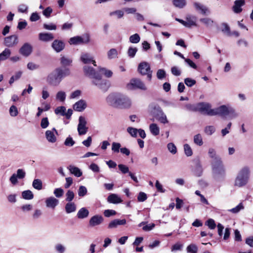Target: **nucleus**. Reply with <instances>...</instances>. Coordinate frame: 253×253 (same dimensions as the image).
Masks as SVG:
<instances>
[{
  "instance_id": "obj_1",
  "label": "nucleus",
  "mask_w": 253,
  "mask_h": 253,
  "mask_svg": "<svg viewBox=\"0 0 253 253\" xmlns=\"http://www.w3.org/2000/svg\"><path fill=\"white\" fill-rule=\"evenodd\" d=\"M106 102L112 107L121 109H129L132 105L131 100L128 96L119 92L109 94L106 98Z\"/></svg>"
},
{
  "instance_id": "obj_2",
  "label": "nucleus",
  "mask_w": 253,
  "mask_h": 253,
  "mask_svg": "<svg viewBox=\"0 0 253 253\" xmlns=\"http://www.w3.org/2000/svg\"><path fill=\"white\" fill-rule=\"evenodd\" d=\"M84 74L92 79V83L98 88L106 91L109 87V83L106 80L102 78L99 72L90 66H84L83 68Z\"/></svg>"
},
{
  "instance_id": "obj_3",
  "label": "nucleus",
  "mask_w": 253,
  "mask_h": 253,
  "mask_svg": "<svg viewBox=\"0 0 253 253\" xmlns=\"http://www.w3.org/2000/svg\"><path fill=\"white\" fill-rule=\"evenodd\" d=\"M69 69L57 68L49 74L46 79L47 82L53 86L58 85L63 78L70 75Z\"/></svg>"
},
{
  "instance_id": "obj_4",
  "label": "nucleus",
  "mask_w": 253,
  "mask_h": 253,
  "mask_svg": "<svg viewBox=\"0 0 253 253\" xmlns=\"http://www.w3.org/2000/svg\"><path fill=\"white\" fill-rule=\"evenodd\" d=\"M250 175V169L248 167L242 168L238 172L235 179L234 185L238 187H242L249 182Z\"/></svg>"
},
{
  "instance_id": "obj_5",
  "label": "nucleus",
  "mask_w": 253,
  "mask_h": 253,
  "mask_svg": "<svg viewBox=\"0 0 253 253\" xmlns=\"http://www.w3.org/2000/svg\"><path fill=\"white\" fill-rule=\"evenodd\" d=\"M211 167L214 178L217 181L222 180L225 176V171L221 160L211 162Z\"/></svg>"
},
{
  "instance_id": "obj_6",
  "label": "nucleus",
  "mask_w": 253,
  "mask_h": 253,
  "mask_svg": "<svg viewBox=\"0 0 253 253\" xmlns=\"http://www.w3.org/2000/svg\"><path fill=\"white\" fill-rule=\"evenodd\" d=\"M175 20L187 28H191L192 27H196L197 26V17L196 16L193 15H186L185 16V20H183L178 18H175Z\"/></svg>"
},
{
  "instance_id": "obj_7",
  "label": "nucleus",
  "mask_w": 253,
  "mask_h": 253,
  "mask_svg": "<svg viewBox=\"0 0 253 253\" xmlns=\"http://www.w3.org/2000/svg\"><path fill=\"white\" fill-rule=\"evenodd\" d=\"M89 42L90 36L88 34L83 35L82 36H75L71 38L69 40V43L71 45L87 44Z\"/></svg>"
},
{
  "instance_id": "obj_8",
  "label": "nucleus",
  "mask_w": 253,
  "mask_h": 253,
  "mask_svg": "<svg viewBox=\"0 0 253 253\" xmlns=\"http://www.w3.org/2000/svg\"><path fill=\"white\" fill-rule=\"evenodd\" d=\"M138 70L142 75H147L149 81H151L152 77V71L151 70L150 65L147 62L140 63L138 67Z\"/></svg>"
},
{
  "instance_id": "obj_9",
  "label": "nucleus",
  "mask_w": 253,
  "mask_h": 253,
  "mask_svg": "<svg viewBox=\"0 0 253 253\" xmlns=\"http://www.w3.org/2000/svg\"><path fill=\"white\" fill-rule=\"evenodd\" d=\"M126 87L129 90L140 89L146 90L147 89V87L145 84L139 79H131L129 83L127 84Z\"/></svg>"
},
{
  "instance_id": "obj_10",
  "label": "nucleus",
  "mask_w": 253,
  "mask_h": 253,
  "mask_svg": "<svg viewBox=\"0 0 253 253\" xmlns=\"http://www.w3.org/2000/svg\"><path fill=\"white\" fill-rule=\"evenodd\" d=\"M196 109L204 114L213 116V109H211V105L208 103H198L197 105Z\"/></svg>"
},
{
  "instance_id": "obj_11",
  "label": "nucleus",
  "mask_w": 253,
  "mask_h": 253,
  "mask_svg": "<svg viewBox=\"0 0 253 253\" xmlns=\"http://www.w3.org/2000/svg\"><path fill=\"white\" fill-rule=\"evenodd\" d=\"M153 116L160 123L165 124L168 123L166 115L159 107H155Z\"/></svg>"
},
{
  "instance_id": "obj_12",
  "label": "nucleus",
  "mask_w": 253,
  "mask_h": 253,
  "mask_svg": "<svg viewBox=\"0 0 253 253\" xmlns=\"http://www.w3.org/2000/svg\"><path fill=\"white\" fill-rule=\"evenodd\" d=\"M26 175V172L23 169H18L16 173H13L10 177L9 181L12 184L15 185L18 183V179H23Z\"/></svg>"
},
{
  "instance_id": "obj_13",
  "label": "nucleus",
  "mask_w": 253,
  "mask_h": 253,
  "mask_svg": "<svg viewBox=\"0 0 253 253\" xmlns=\"http://www.w3.org/2000/svg\"><path fill=\"white\" fill-rule=\"evenodd\" d=\"M87 124L86 119L83 116H80L79 119V124L78 125V131L80 135L86 134L88 127L86 126Z\"/></svg>"
},
{
  "instance_id": "obj_14",
  "label": "nucleus",
  "mask_w": 253,
  "mask_h": 253,
  "mask_svg": "<svg viewBox=\"0 0 253 253\" xmlns=\"http://www.w3.org/2000/svg\"><path fill=\"white\" fill-rule=\"evenodd\" d=\"M19 42L18 36L16 35H11L4 39L3 44L8 47H12L16 45Z\"/></svg>"
},
{
  "instance_id": "obj_15",
  "label": "nucleus",
  "mask_w": 253,
  "mask_h": 253,
  "mask_svg": "<svg viewBox=\"0 0 253 253\" xmlns=\"http://www.w3.org/2000/svg\"><path fill=\"white\" fill-rule=\"evenodd\" d=\"M45 135L47 140L50 143H53L57 140L56 135H58V132L55 128H53L52 130H46Z\"/></svg>"
},
{
  "instance_id": "obj_16",
  "label": "nucleus",
  "mask_w": 253,
  "mask_h": 253,
  "mask_svg": "<svg viewBox=\"0 0 253 253\" xmlns=\"http://www.w3.org/2000/svg\"><path fill=\"white\" fill-rule=\"evenodd\" d=\"M230 106L221 105L213 109V116L219 115L221 116H227V113Z\"/></svg>"
},
{
  "instance_id": "obj_17",
  "label": "nucleus",
  "mask_w": 253,
  "mask_h": 253,
  "mask_svg": "<svg viewBox=\"0 0 253 253\" xmlns=\"http://www.w3.org/2000/svg\"><path fill=\"white\" fill-rule=\"evenodd\" d=\"M80 60L84 64L92 63L94 66H96V62L93 56L88 53H82L80 57Z\"/></svg>"
},
{
  "instance_id": "obj_18",
  "label": "nucleus",
  "mask_w": 253,
  "mask_h": 253,
  "mask_svg": "<svg viewBox=\"0 0 253 253\" xmlns=\"http://www.w3.org/2000/svg\"><path fill=\"white\" fill-rule=\"evenodd\" d=\"M33 50L32 45L29 43H25L20 48L19 53L22 55L27 57L29 56Z\"/></svg>"
},
{
  "instance_id": "obj_19",
  "label": "nucleus",
  "mask_w": 253,
  "mask_h": 253,
  "mask_svg": "<svg viewBox=\"0 0 253 253\" xmlns=\"http://www.w3.org/2000/svg\"><path fill=\"white\" fill-rule=\"evenodd\" d=\"M65 43L61 40H55L52 43L51 46L56 52H60L65 48Z\"/></svg>"
},
{
  "instance_id": "obj_20",
  "label": "nucleus",
  "mask_w": 253,
  "mask_h": 253,
  "mask_svg": "<svg viewBox=\"0 0 253 253\" xmlns=\"http://www.w3.org/2000/svg\"><path fill=\"white\" fill-rule=\"evenodd\" d=\"M46 207L48 208L54 209L59 204V201L54 197H49L45 201Z\"/></svg>"
},
{
  "instance_id": "obj_21",
  "label": "nucleus",
  "mask_w": 253,
  "mask_h": 253,
  "mask_svg": "<svg viewBox=\"0 0 253 253\" xmlns=\"http://www.w3.org/2000/svg\"><path fill=\"white\" fill-rule=\"evenodd\" d=\"M245 3V0H236L234 1L232 9L235 13H240L242 11V6Z\"/></svg>"
},
{
  "instance_id": "obj_22",
  "label": "nucleus",
  "mask_w": 253,
  "mask_h": 253,
  "mask_svg": "<svg viewBox=\"0 0 253 253\" xmlns=\"http://www.w3.org/2000/svg\"><path fill=\"white\" fill-rule=\"evenodd\" d=\"M103 221L101 215H95L93 216L89 220V223L91 226H95L100 224Z\"/></svg>"
},
{
  "instance_id": "obj_23",
  "label": "nucleus",
  "mask_w": 253,
  "mask_h": 253,
  "mask_svg": "<svg viewBox=\"0 0 253 253\" xmlns=\"http://www.w3.org/2000/svg\"><path fill=\"white\" fill-rule=\"evenodd\" d=\"M39 39L42 42H48L54 39V36L52 33H40L39 34Z\"/></svg>"
},
{
  "instance_id": "obj_24",
  "label": "nucleus",
  "mask_w": 253,
  "mask_h": 253,
  "mask_svg": "<svg viewBox=\"0 0 253 253\" xmlns=\"http://www.w3.org/2000/svg\"><path fill=\"white\" fill-rule=\"evenodd\" d=\"M126 223L125 219H116L111 221L108 224V228L110 229L115 228L119 225H123Z\"/></svg>"
},
{
  "instance_id": "obj_25",
  "label": "nucleus",
  "mask_w": 253,
  "mask_h": 253,
  "mask_svg": "<svg viewBox=\"0 0 253 253\" xmlns=\"http://www.w3.org/2000/svg\"><path fill=\"white\" fill-rule=\"evenodd\" d=\"M86 107V102L84 100H80L75 103L73 108L75 111L82 112Z\"/></svg>"
},
{
  "instance_id": "obj_26",
  "label": "nucleus",
  "mask_w": 253,
  "mask_h": 253,
  "mask_svg": "<svg viewBox=\"0 0 253 253\" xmlns=\"http://www.w3.org/2000/svg\"><path fill=\"white\" fill-rule=\"evenodd\" d=\"M107 201L112 204H117L122 202L121 198L116 194H111L108 196Z\"/></svg>"
},
{
  "instance_id": "obj_27",
  "label": "nucleus",
  "mask_w": 253,
  "mask_h": 253,
  "mask_svg": "<svg viewBox=\"0 0 253 253\" xmlns=\"http://www.w3.org/2000/svg\"><path fill=\"white\" fill-rule=\"evenodd\" d=\"M76 205L74 202H68L65 206V210L67 213H71L76 211Z\"/></svg>"
},
{
  "instance_id": "obj_28",
  "label": "nucleus",
  "mask_w": 253,
  "mask_h": 253,
  "mask_svg": "<svg viewBox=\"0 0 253 253\" xmlns=\"http://www.w3.org/2000/svg\"><path fill=\"white\" fill-rule=\"evenodd\" d=\"M11 54V51L8 48H5L0 53V60L1 61H5L9 59Z\"/></svg>"
},
{
  "instance_id": "obj_29",
  "label": "nucleus",
  "mask_w": 253,
  "mask_h": 253,
  "mask_svg": "<svg viewBox=\"0 0 253 253\" xmlns=\"http://www.w3.org/2000/svg\"><path fill=\"white\" fill-rule=\"evenodd\" d=\"M194 5L197 10L200 11L203 14H206L207 13H210V11L208 9L200 3L195 2L194 3Z\"/></svg>"
},
{
  "instance_id": "obj_30",
  "label": "nucleus",
  "mask_w": 253,
  "mask_h": 253,
  "mask_svg": "<svg viewBox=\"0 0 253 253\" xmlns=\"http://www.w3.org/2000/svg\"><path fill=\"white\" fill-rule=\"evenodd\" d=\"M89 215V211L85 208H82L78 211L77 217L79 219L87 217Z\"/></svg>"
},
{
  "instance_id": "obj_31",
  "label": "nucleus",
  "mask_w": 253,
  "mask_h": 253,
  "mask_svg": "<svg viewBox=\"0 0 253 253\" xmlns=\"http://www.w3.org/2000/svg\"><path fill=\"white\" fill-rule=\"evenodd\" d=\"M149 130L151 133L154 136H157L160 133V128L156 124H151L149 126Z\"/></svg>"
},
{
  "instance_id": "obj_32",
  "label": "nucleus",
  "mask_w": 253,
  "mask_h": 253,
  "mask_svg": "<svg viewBox=\"0 0 253 253\" xmlns=\"http://www.w3.org/2000/svg\"><path fill=\"white\" fill-rule=\"evenodd\" d=\"M68 169L70 172L77 177H80L83 174L80 169L75 166H69Z\"/></svg>"
},
{
  "instance_id": "obj_33",
  "label": "nucleus",
  "mask_w": 253,
  "mask_h": 253,
  "mask_svg": "<svg viewBox=\"0 0 253 253\" xmlns=\"http://www.w3.org/2000/svg\"><path fill=\"white\" fill-rule=\"evenodd\" d=\"M107 57L109 59H115L118 57V52L115 48H111L107 52Z\"/></svg>"
},
{
  "instance_id": "obj_34",
  "label": "nucleus",
  "mask_w": 253,
  "mask_h": 253,
  "mask_svg": "<svg viewBox=\"0 0 253 253\" xmlns=\"http://www.w3.org/2000/svg\"><path fill=\"white\" fill-rule=\"evenodd\" d=\"M22 197L24 199L30 200L34 198V194L31 190H25L22 192Z\"/></svg>"
},
{
  "instance_id": "obj_35",
  "label": "nucleus",
  "mask_w": 253,
  "mask_h": 253,
  "mask_svg": "<svg viewBox=\"0 0 253 253\" xmlns=\"http://www.w3.org/2000/svg\"><path fill=\"white\" fill-rule=\"evenodd\" d=\"M172 3L176 7L183 8L186 5V0H173Z\"/></svg>"
},
{
  "instance_id": "obj_36",
  "label": "nucleus",
  "mask_w": 253,
  "mask_h": 253,
  "mask_svg": "<svg viewBox=\"0 0 253 253\" xmlns=\"http://www.w3.org/2000/svg\"><path fill=\"white\" fill-rule=\"evenodd\" d=\"M186 252L187 253H197L198 248L195 244H191L186 247Z\"/></svg>"
},
{
  "instance_id": "obj_37",
  "label": "nucleus",
  "mask_w": 253,
  "mask_h": 253,
  "mask_svg": "<svg viewBox=\"0 0 253 253\" xmlns=\"http://www.w3.org/2000/svg\"><path fill=\"white\" fill-rule=\"evenodd\" d=\"M208 154L210 157L212 159L211 162H215L217 160H221L220 158L216 155L215 151L213 148H210L209 149Z\"/></svg>"
},
{
  "instance_id": "obj_38",
  "label": "nucleus",
  "mask_w": 253,
  "mask_h": 253,
  "mask_svg": "<svg viewBox=\"0 0 253 253\" xmlns=\"http://www.w3.org/2000/svg\"><path fill=\"white\" fill-rule=\"evenodd\" d=\"M33 187L38 190H40L42 188V183L41 179H34L32 183Z\"/></svg>"
},
{
  "instance_id": "obj_39",
  "label": "nucleus",
  "mask_w": 253,
  "mask_h": 253,
  "mask_svg": "<svg viewBox=\"0 0 253 253\" xmlns=\"http://www.w3.org/2000/svg\"><path fill=\"white\" fill-rule=\"evenodd\" d=\"M99 73L103 74L107 78H110L113 75L112 71L105 68H100L99 69Z\"/></svg>"
},
{
  "instance_id": "obj_40",
  "label": "nucleus",
  "mask_w": 253,
  "mask_h": 253,
  "mask_svg": "<svg viewBox=\"0 0 253 253\" xmlns=\"http://www.w3.org/2000/svg\"><path fill=\"white\" fill-rule=\"evenodd\" d=\"M244 209V206L242 203H240L239 205H238L236 207L230 209L228 210L229 211L233 213H237L241 210H242Z\"/></svg>"
},
{
  "instance_id": "obj_41",
  "label": "nucleus",
  "mask_w": 253,
  "mask_h": 253,
  "mask_svg": "<svg viewBox=\"0 0 253 253\" xmlns=\"http://www.w3.org/2000/svg\"><path fill=\"white\" fill-rule=\"evenodd\" d=\"M194 173L195 176L198 177H200L202 175L203 168L200 163L197 164Z\"/></svg>"
},
{
  "instance_id": "obj_42",
  "label": "nucleus",
  "mask_w": 253,
  "mask_h": 253,
  "mask_svg": "<svg viewBox=\"0 0 253 253\" xmlns=\"http://www.w3.org/2000/svg\"><path fill=\"white\" fill-rule=\"evenodd\" d=\"M110 16H115L117 18H122L124 15V12L122 10H117L110 13Z\"/></svg>"
},
{
  "instance_id": "obj_43",
  "label": "nucleus",
  "mask_w": 253,
  "mask_h": 253,
  "mask_svg": "<svg viewBox=\"0 0 253 253\" xmlns=\"http://www.w3.org/2000/svg\"><path fill=\"white\" fill-rule=\"evenodd\" d=\"M227 115H229L230 119H234L238 116V114L236 112V110L231 107H229Z\"/></svg>"
},
{
  "instance_id": "obj_44",
  "label": "nucleus",
  "mask_w": 253,
  "mask_h": 253,
  "mask_svg": "<svg viewBox=\"0 0 253 253\" xmlns=\"http://www.w3.org/2000/svg\"><path fill=\"white\" fill-rule=\"evenodd\" d=\"M140 40V36L138 34H134L130 36L129 41L131 43H137L139 42Z\"/></svg>"
},
{
  "instance_id": "obj_45",
  "label": "nucleus",
  "mask_w": 253,
  "mask_h": 253,
  "mask_svg": "<svg viewBox=\"0 0 253 253\" xmlns=\"http://www.w3.org/2000/svg\"><path fill=\"white\" fill-rule=\"evenodd\" d=\"M200 21L207 27H211L213 24V21L209 18H201Z\"/></svg>"
},
{
  "instance_id": "obj_46",
  "label": "nucleus",
  "mask_w": 253,
  "mask_h": 253,
  "mask_svg": "<svg viewBox=\"0 0 253 253\" xmlns=\"http://www.w3.org/2000/svg\"><path fill=\"white\" fill-rule=\"evenodd\" d=\"M87 190L86 188L84 186H80L78 190V194L79 197H84L87 194Z\"/></svg>"
},
{
  "instance_id": "obj_47",
  "label": "nucleus",
  "mask_w": 253,
  "mask_h": 253,
  "mask_svg": "<svg viewBox=\"0 0 253 253\" xmlns=\"http://www.w3.org/2000/svg\"><path fill=\"white\" fill-rule=\"evenodd\" d=\"M72 62V60L65 56H62L61 58V63L63 66H66L70 65Z\"/></svg>"
},
{
  "instance_id": "obj_48",
  "label": "nucleus",
  "mask_w": 253,
  "mask_h": 253,
  "mask_svg": "<svg viewBox=\"0 0 253 253\" xmlns=\"http://www.w3.org/2000/svg\"><path fill=\"white\" fill-rule=\"evenodd\" d=\"M66 98V93L63 91H58L56 95V99L61 102H64Z\"/></svg>"
},
{
  "instance_id": "obj_49",
  "label": "nucleus",
  "mask_w": 253,
  "mask_h": 253,
  "mask_svg": "<svg viewBox=\"0 0 253 253\" xmlns=\"http://www.w3.org/2000/svg\"><path fill=\"white\" fill-rule=\"evenodd\" d=\"M65 196L66 201H67L68 202H70L74 199L75 197V194L73 192V191L69 190L66 192Z\"/></svg>"
},
{
  "instance_id": "obj_50",
  "label": "nucleus",
  "mask_w": 253,
  "mask_h": 253,
  "mask_svg": "<svg viewBox=\"0 0 253 253\" xmlns=\"http://www.w3.org/2000/svg\"><path fill=\"white\" fill-rule=\"evenodd\" d=\"M54 248L57 253H64L66 251V247L61 244H57Z\"/></svg>"
},
{
  "instance_id": "obj_51",
  "label": "nucleus",
  "mask_w": 253,
  "mask_h": 253,
  "mask_svg": "<svg viewBox=\"0 0 253 253\" xmlns=\"http://www.w3.org/2000/svg\"><path fill=\"white\" fill-rule=\"evenodd\" d=\"M194 142L199 146H201L203 144L202 136L200 134L195 135L194 136Z\"/></svg>"
},
{
  "instance_id": "obj_52",
  "label": "nucleus",
  "mask_w": 253,
  "mask_h": 253,
  "mask_svg": "<svg viewBox=\"0 0 253 253\" xmlns=\"http://www.w3.org/2000/svg\"><path fill=\"white\" fill-rule=\"evenodd\" d=\"M118 168H119V170L121 171V172L123 174H126V173H127L129 174V172H130L129 170L128 167L125 165L119 164L118 165Z\"/></svg>"
},
{
  "instance_id": "obj_53",
  "label": "nucleus",
  "mask_w": 253,
  "mask_h": 253,
  "mask_svg": "<svg viewBox=\"0 0 253 253\" xmlns=\"http://www.w3.org/2000/svg\"><path fill=\"white\" fill-rule=\"evenodd\" d=\"M66 111V109L64 106H60L56 108L55 110V113L56 115L59 114L61 116H64Z\"/></svg>"
},
{
  "instance_id": "obj_54",
  "label": "nucleus",
  "mask_w": 253,
  "mask_h": 253,
  "mask_svg": "<svg viewBox=\"0 0 253 253\" xmlns=\"http://www.w3.org/2000/svg\"><path fill=\"white\" fill-rule=\"evenodd\" d=\"M121 145L118 142H113L112 144V151L114 153H119L120 149L121 148Z\"/></svg>"
},
{
  "instance_id": "obj_55",
  "label": "nucleus",
  "mask_w": 253,
  "mask_h": 253,
  "mask_svg": "<svg viewBox=\"0 0 253 253\" xmlns=\"http://www.w3.org/2000/svg\"><path fill=\"white\" fill-rule=\"evenodd\" d=\"M184 83L187 86L192 87L196 84V81L191 78H187L184 79Z\"/></svg>"
},
{
  "instance_id": "obj_56",
  "label": "nucleus",
  "mask_w": 253,
  "mask_h": 253,
  "mask_svg": "<svg viewBox=\"0 0 253 253\" xmlns=\"http://www.w3.org/2000/svg\"><path fill=\"white\" fill-rule=\"evenodd\" d=\"M138 50L137 48L130 47L127 50V55L130 58H133L135 55Z\"/></svg>"
},
{
  "instance_id": "obj_57",
  "label": "nucleus",
  "mask_w": 253,
  "mask_h": 253,
  "mask_svg": "<svg viewBox=\"0 0 253 253\" xmlns=\"http://www.w3.org/2000/svg\"><path fill=\"white\" fill-rule=\"evenodd\" d=\"M215 130L214 127L212 126H207L205 128V132L209 135L213 134Z\"/></svg>"
},
{
  "instance_id": "obj_58",
  "label": "nucleus",
  "mask_w": 253,
  "mask_h": 253,
  "mask_svg": "<svg viewBox=\"0 0 253 253\" xmlns=\"http://www.w3.org/2000/svg\"><path fill=\"white\" fill-rule=\"evenodd\" d=\"M157 77L159 80H162L166 77V73L163 69H159L156 73Z\"/></svg>"
},
{
  "instance_id": "obj_59",
  "label": "nucleus",
  "mask_w": 253,
  "mask_h": 253,
  "mask_svg": "<svg viewBox=\"0 0 253 253\" xmlns=\"http://www.w3.org/2000/svg\"><path fill=\"white\" fill-rule=\"evenodd\" d=\"M75 142L73 140V138L69 136L67 137L64 142V145L66 146L71 147L73 146L75 144Z\"/></svg>"
},
{
  "instance_id": "obj_60",
  "label": "nucleus",
  "mask_w": 253,
  "mask_h": 253,
  "mask_svg": "<svg viewBox=\"0 0 253 253\" xmlns=\"http://www.w3.org/2000/svg\"><path fill=\"white\" fill-rule=\"evenodd\" d=\"M183 247V245L180 243H176L174 244L171 248V251L174 252L177 251H181Z\"/></svg>"
},
{
  "instance_id": "obj_61",
  "label": "nucleus",
  "mask_w": 253,
  "mask_h": 253,
  "mask_svg": "<svg viewBox=\"0 0 253 253\" xmlns=\"http://www.w3.org/2000/svg\"><path fill=\"white\" fill-rule=\"evenodd\" d=\"M205 224L207 225L211 229H214L216 227V224L214 220L211 218L209 219L206 221Z\"/></svg>"
},
{
  "instance_id": "obj_62",
  "label": "nucleus",
  "mask_w": 253,
  "mask_h": 253,
  "mask_svg": "<svg viewBox=\"0 0 253 253\" xmlns=\"http://www.w3.org/2000/svg\"><path fill=\"white\" fill-rule=\"evenodd\" d=\"M9 114L12 117H16L18 114L17 107L14 105H12L9 109Z\"/></svg>"
},
{
  "instance_id": "obj_63",
  "label": "nucleus",
  "mask_w": 253,
  "mask_h": 253,
  "mask_svg": "<svg viewBox=\"0 0 253 253\" xmlns=\"http://www.w3.org/2000/svg\"><path fill=\"white\" fill-rule=\"evenodd\" d=\"M53 193L56 197L60 198L63 195L64 190L61 188H55Z\"/></svg>"
},
{
  "instance_id": "obj_64",
  "label": "nucleus",
  "mask_w": 253,
  "mask_h": 253,
  "mask_svg": "<svg viewBox=\"0 0 253 253\" xmlns=\"http://www.w3.org/2000/svg\"><path fill=\"white\" fill-rule=\"evenodd\" d=\"M184 149L185 154L187 156H188V157L191 156L192 155V154H193L192 150L190 146L188 144H185L184 145Z\"/></svg>"
}]
</instances>
